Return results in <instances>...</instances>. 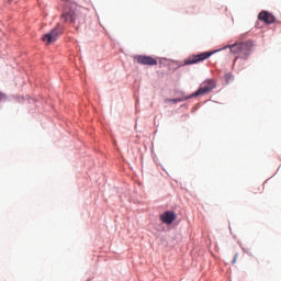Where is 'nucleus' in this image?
Masks as SVG:
<instances>
[{"mask_svg": "<svg viewBox=\"0 0 281 281\" xmlns=\"http://www.w3.org/2000/svg\"><path fill=\"white\" fill-rule=\"evenodd\" d=\"M254 47V43L247 41L244 43H235L231 45L232 54H237L236 58H241L243 60H247L249 58V54H251V48Z\"/></svg>", "mask_w": 281, "mask_h": 281, "instance_id": "1", "label": "nucleus"}, {"mask_svg": "<svg viewBox=\"0 0 281 281\" xmlns=\"http://www.w3.org/2000/svg\"><path fill=\"white\" fill-rule=\"evenodd\" d=\"M213 89H216V81L213 79L205 80L199 90H196L191 98H199V95H205L210 93Z\"/></svg>", "mask_w": 281, "mask_h": 281, "instance_id": "2", "label": "nucleus"}, {"mask_svg": "<svg viewBox=\"0 0 281 281\" xmlns=\"http://www.w3.org/2000/svg\"><path fill=\"white\" fill-rule=\"evenodd\" d=\"M213 54H215V52H204L198 55H191L184 59V65H196L199 63H203V60H207V58Z\"/></svg>", "mask_w": 281, "mask_h": 281, "instance_id": "3", "label": "nucleus"}, {"mask_svg": "<svg viewBox=\"0 0 281 281\" xmlns=\"http://www.w3.org/2000/svg\"><path fill=\"white\" fill-rule=\"evenodd\" d=\"M60 34H63V26L57 25L49 33L44 35L43 42L45 45H52V43H56V41H58V36H60Z\"/></svg>", "mask_w": 281, "mask_h": 281, "instance_id": "4", "label": "nucleus"}, {"mask_svg": "<svg viewBox=\"0 0 281 281\" xmlns=\"http://www.w3.org/2000/svg\"><path fill=\"white\" fill-rule=\"evenodd\" d=\"M134 59L138 65H148L149 67L157 65V59L146 55H136Z\"/></svg>", "mask_w": 281, "mask_h": 281, "instance_id": "5", "label": "nucleus"}, {"mask_svg": "<svg viewBox=\"0 0 281 281\" xmlns=\"http://www.w3.org/2000/svg\"><path fill=\"white\" fill-rule=\"evenodd\" d=\"M161 223H165V225H172L175 221H177V214L172 211H166L160 215Z\"/></svg>", "mask_w": 281, "mask_h": 281, "instance_id": "6", "label": "nucleus"}, {"mask_svg": "<svg viewBox=\"0 0 281 281\" xmlns=\"http://www.w3.org/2000/svg\"><path fill=\"white\" fill-rule=\"evenodd\" d=\"M258 20L267 23L268 25L276 22V16L268 11H261L258 14Z\"/></svg>", "mask_w": 281, "mask_h": 281, "instance_id": "7", "label": "nucleus"}, {"mask_svg": "<svg viewBox=\"0 0 281 281\" xmlns=\"http://www.w3.org/2000/svg\"><path fill=\"white\" fill-rule=\"evenodd\" d=\"M61 19L65 23H75L76 21V12L75 11H68L61 15Z\"/></svg>", "mask_w": 281, "mask_h": 281, "instance_id": "8", "label": "nucleus"}, {"mask_svg": "<svg viewBox=\"0 0 281 281\" xmlns=\"http://www.w3.org/2000/svg\"><path fill=\"white\" fill-rule=\"evenodd\" d=\"M166 103L170 102L171 104H177V102H183V99H166Z\"/></svg>", "mask_w": 281, "mask_h": 281, "instance_id": "9", "label": "nucleus"}, {"mask_svg": "<svg viewBox=\"0 0 281 281\" xmlns=\"http://www.w3.org/2000/svg\"><path fill=\"white\" fill-rule=\"evenodd\" d=\"M237 260H238V252L235 254L234 259L232 260V265H236Z\"/></svg>", "mask_w": 281, "mask_h": 281, "instance_id": "10", "label": "nucleus"}, {"mask_svg": "<svg viewBox=\"0 0 281 281\" xmlns=\"http://www.w3.org/2000/svg\"><path fill=\"white\" fill-rule=\"evenodd\" d=\"M5 99V94H3L2 92H0V100H4Z\"/></svg>", "mask_w": 281, "mask_h": 281, "instance_id": "11", "label": "nucleus"}]
</instances>
